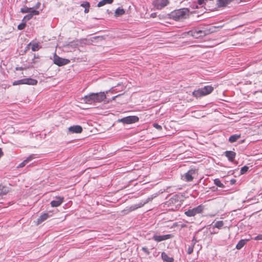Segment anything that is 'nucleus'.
<instances>
[{
	"label": "nucleus",
	"instance_id": "nucleus-1",
	"mask_svg": "<svg viewBox=\"0 0 262 262\" xmlns=\"http://www.w3.org/2000/svg\"><path fill=\"white\" fill-rule=\"evenodd\" d=\"M106 92L91 93L81 98V100L85 103L94 105L97 103H100L106 99Z\"/></svg>",
	"mask_w": 262,
	"mask_h": 262
},
{
	"label": "nucleus",
	"instance_id": "nucleus-2",
	"mask_svg": "<svg viewBox=\"0 0 262 262\" xmlns=\"http://www.w3.org/2000/svg\"><path fill=\"white\" fill-rule=\"evenodd\" d=\"M168 15L170 18L176 21L185 19L189 17V10L188 8L175 10L170 13Z\"/></svg>",
	"mask_w": 262,
	"mask_h": 262
},
{
	"label": "nucleus",
	"instance_id": "nucleus-3",
	"mask_svg": "<svg viewBox=\"0 0 262 262\" xmlns=\"http://www.w3.org/2000/svg\"><path fill=\"white\" fill-rule=\"evenodd\" d=\"M213 90V88L210 85H206L202 88L194 91L192 95L196 98L201 97L211 93Z\"/></svg>",
	"mask_w": 262,
	"mask_h": 262
},
{
	"label": "nucleus",
	"instance_id": "nucleus-4",
	"mask_svg": "<svg viewBox=\"0 0 262 262\" xmlns=\"http://www.w3.org/2000/svg\"><path fill=\"white\" fill-rule=\"evenodd\" d=\"M189 36H192L195 38H202L206 35L205 30L199 28H194L187 32Z\"/></svg>",
	"mask_w": 262,
	"mask_h": 262
},
{
	"label": "nucleus",
	"instance_id": "nucleus-5",
	"mask_svg": "<svg viewBox=\"0 0 262 262\" xmlns=\"http://www.w3.org/2000/svg\"><path fill=\"white\" fill-rule=\"evenodd\" d=\"M37 83V81L36 79L28 78H24L22 79L14 81L13 82V85H19V84H28L34 85L36 84Z\"/></svg>",
	"mask_w": 262,
	"mask_h": 262
},
{
	"label": "nucleus",
	"instance_id": "nucleus-6",
	"mask_svg": "<svg viewBox=\"0 0 262 262\" xmlns=\"http://www.w3.org/2000/svg\"><path fill=\"white\" fill-rule=\"evenodd\" d=\"M204 209V206L202 205H200L192 209L188 210L185 212V214L189 217L194 216L196 214L201 213Z\"/></svg>",
	"mask_w": 262,
	"mask_h": 262
},
{
	"label": "nucleus",
	"instance_id": "nucleus-7",
	"mask_svg": "<svg viewBox=\"0 0 262 262\" xmlns=\"http://www.w3.org/2000/svg\"><path fill=\"white\" fill-rule=\"evenodd\" d=\"M152 199V198L148 197L145 201L143 202H141L138 204H135L132 205L129 207H127L126 209L124 210V212H126V213H128L132 211L135 210L136 209L141 208L143 207L145 204L148 203Z\"/></svg>",
	"mask_w": 262,
	"mask_h": 262
},
{
	"label": "nucleus",
	"instance_id": "nucleus-8",
	"mask_svg": "<svg viewBox=\"0 0 262 262\" xmlns=\"http://www.w3.org/2000/svg\"><path fill=\"white\" fill-rule=\"evenodd\" d=\"M139 121V118L136 116H129L118 120L119 122H122L123 124H129Z\"/></svg>",
	"mask_w": 262,
	"mask_h": 262
},
{
	"label": "nucleus",
	"instance_id": "nucleus-9",
	"mask_svg": "<svg viewBox=\"0 0 262 262\" xmlns=\"http://www.w3.org/2000/svg\"><path fill=\"white\" fill-rule=\"evenodd\" d=\"M168 0H154L152 4L154 7L158 10H161L169 4Z\"/></svg>",
	"mask_w": 262,
	"mask_h": 262
},
{
	"label": "nucleus",
	"instance_id": "nucleus-10",
	"mask_svg": "<svg viewBox=\"0 0 262 262\" xmlns=\"http://www.w3.org/2000/svg\"><path fill=\"white\" fill-rule=\"evenodd\" d=\"M70 61L69 59L62 58L57 56L56 54L54 56V63L58 66H62L66 65L70 63Z\"/></svg>",
	"mask_w": 262,
	"mask_h": 262
},
{
	"label": "nucleus",
	"instance_id": "nucleus-11",
	"mask_svg": "<svg viewBox=\"0 0 262 262\" xmlns=\"http://www.w3.org/2000/svg\"><path fill=\"white\" fill-rule=\"evenodd\" d=\"M195 174V169H191L183 176L182 179L186 182H190L193 179V176Z\"/></svg>",
	"mask_w": 262,
	"mask_h": 262
},
{
	"label": "nucleus",
	"instance_id": "nucleus-12",
	"mask_svg": "<svg viewBox=\"0 0 262 262\" xmlns=\"http://www.w3.org/2000/svg\"><path fill=\"white\" fill-rule=\"evenodd\" d=\"M171 237L170 234H165V235H154L153 236V239L157 242H162L163 241H165L166 239H169Z\"/></svg>",
	"mask_w": 262,
	"mask_h": 262
},
{
	"label": "nucleus",
	"instance_id": "nucleus-13",
	"mask_svg": "<svg viewBox=\"0 0 262 262\" xmlns=\"http://www.w3.org/2000/svg\"><path fill=\"white\" fill-rule=\"evenodd\" d=\"M40 13V11L38 10H34L31 12L28 13V14L25 15L23 19V21L27 22V21L32 19L34 15H37Z\"/></svg>",
	"mask_w": 262,
	"mask_h": 262
},
{
	"label": "nucleus",
	"instance_id": "nucleus-14",
	"mask_svg": "<svg viewBox=\"0 0 262 262\" xmlns=\"http://www.w3.org/2000/svg\"><path fill=\"white\" fill-rule=\"evenodd\" d=\"M69 132L72 133H80L82 131V128L80 125L71 126L68 128Z\"/></svg>",
	"mask_w": 262,
	"mask_h": 262
},
{
	"label": "nucleus",
	"instance_id": "nucleus-15",
	"mask_svg": "<svg viewBox=\"0 0 262 262\" xmlns=\"http://www.w3.org/2000/svg\"><path fill=\"white\" fill-rule=\"evenodd\" d=\"M224 155L228 158L230 162H233L234 160L236 153L233 151L227 150L224 152Z\"/></svg>",
	"mask_w": 262,
	"mask_h": 262
},
{
	"label": "nucleus",
	"instance_id": "nucleus-16",
	"mask_svg": "<svg viewBox=\"0 0 262 262\" xmlns=\"http://www.w3.org/2000/svg\"><path fill=\"white\" fill-rule=\"evenodd\" d=\"M63 198L60 196L56 197L55 200H53L51 202L52 207H58L60 206L63 202Z\"/></svg>",
	"mask_w": 262,
	"mask_h": 262
},
{
	"label": "nucleus",
	"instance_id": "nucleus-17",
	"mask_svg": "<svg viewBox=\"0 0 262 262\" xmlns=\"http://www.w3.org/2000/svg\"><path fill=\"white\" fill-rule=\"evenodd\" d=\"M50 215L48 213H44L41 214L37 219L36 223L37 225L41 224L43 221H46L49 217Z\"/></svg>",
	"mask_w": 262,
	"mask_h": 262
},
{
	"label": "nucleus",
	"instance_id": "nucleus-18",
	"mask_svg": "<svg viewBox=\"0 0 262 262\" xmlns=\"http://www.w3.org/2000/svg\"><path fill=\"white\" fill-rule=\"evenodd\" d=\"M161 258L164 262H173L174 259L172 257H169L164 252L161 254Z\"/></svg>",
	"mask_w": 262,
	"mask_h": 262
},
{
	"label": "nucleus",
	"instance_id": "nucleus-19",
	"mask_svg": "<svg viewBox=\"0 0 262 262\" xmlns=\"http://www.w3.org/2000/svg\"><path fill=\"white\" fill-rule=\"evenodd\" d=\"M248 239H241L236 245V248L238 250L242 249L248 242Z\"/></svg>",
	"mask_w": 262,
	"mask_h": 262
},
{
	"label": "nucleus",
	"instance_id": "nucleus-20",
	"mask_svg": "<svg viewBox=\"0 0 262 262\" xmlns=\"http://www.w3.org/2000/svg\"><path fill=\"white\" fill-rule=\"evenodd\" d=\"M241 138L240 134H234L231 135L229 138V141L230 143L236 142L238 139Z\"/></svg>",
	"mask_w": 262,
	"mask_h": 262
},
{
	"label": "nucleus",
	"instance_id": "nucleus-21",
	"mask_svg": "<svg viewBox=\"0 0 262 262\" xmlns=\"http://www.w3.org/2000/svg\"><path fill=\"white\" fill-rule=\"evenodd\" d=\"M114 0H102L97 4V7H101L106 4H111L113 2Z\"/></svg>",
	"mask_w": 262,
	"mask_h": 262
},
{
	"label": "nucleus",
	"instance_id": "nucleus-22",
	"mask_svg": "<svg viewBox=\"0 0 262 262\" xmlns=\"http://www.w3.org/2000/svg\"><path fill=\"white\" fill-rule=\"evenodd\" d=\"M80 6L83 8H84V13H88L89 12V8L90 7V3L88 2H82Z\"/></svg>",
	"mask_w": 262,
	"mask_h": 262
},
{
	"label": "nucleus",
	"instance_id": "nucleus-23",
	"mask_svg": "<svg viewBox=\"0 0 262 262\" xmlns=\"http://www.w3.org/2000/svg\"><path fill=\"white\" fill-rule=\"evenodd\" d=\"M224 225V223L222 221H219L214 223V224L213 225V228H217L218 229H221Z\"/></svg>",
	"mask_w": 262,
	"mask_h": 262
},
{
	"label": "nucleus",
	"instance_id": "nucleus-24",
	"mask_svg": "<svg viewBox=\"0 0 262 262\" xmlns=\"http://www.w3.org/2000/svg\"><path fill=\"white\" fill-rule=\"evenodd\" d=\"M32 10H34V9L31 7H28L27 6H24L20 9V12L22 13H28L31 12Z\"/></svg>",
	"mask_w": 262,
	"mask_h": 262
},
{
	"label": "nucleus",
	"instance_id": "nucleus-25",
	"mask_svg": "<svg viewBox=\"0 0 262 262\" xmlns=\"http://www.w3.org/2000/svg\"><path fill=\"white\" fill-rule=\"evenodd\" d=\"M125 13V10L120 8H117L115 12V16L118 17L123 15Z\"/></svg>",
	"mask_w": 262,
	"mask_h": 262
},
{
	"label": "nucleus",
	"instance_id": "nucleus-26",
	"mask_svg": "<svg viewBox=\"0 0 262 262\" xmlns=\"http://www.w3.org/2000/svg\"><path fill=\"white\" fill-rule=\"evenodd\" d=\"M8 192L7 187L0 185V195L6 194Z\"/></svg>",
	"mask_w": 262,
	"mask_h": 262
},
{
	"label": "nucleus",
	"instance_id": "nucleus-27",
	"mask_svg": "<svg viewBox=\"0 0 262 262\" xmlns=\"http://www.w3.org/2000/svg\"><path fill=\"white\" fill-rule=\"evenodd\" d=\"M214 184L217 186L221 188H224L225 187L224 185L221 182L219 179H214Z\"/></svg>",
	"mask_w": 262,
	"mask_h": 262
},
{
	"label": "nucleus",
	"instance_id": "nucleus-28",
	"mask_svg": "<svg viewBox=\"0 0 262 262\" xmlns=\"http://www.w3.org/2000/svg\"><path fill=\"white\" fill-rule=\"evenodd\" d=\"M31 49L33 51H38L39 50V45L38 43H33L32 45Z\"/></svg>",
	"mask_w": 262,
	"mask_h": 262
},
{
	"label": "nucleus",
	"instance_id": "nucleus-29",
	"mask_svg": "<svg viewBox=\"0 0 262 262\" xmlns=\"http://www.w3.org/2000/svg\"><path fill=\"white\" fill-rule=\"evenodd\" d=\"M249 169V167L247 166H244L241 168V174H245Z\"/></svg>",
	"mask_w": 262,
	"mask_h": 262
},
{
	"label": "nucleus",
	"instance_id": "nucleus-30",
	"mask_svg": "<svg viewBox=\"0 0 262 262\" xmlns=\"http://www.w3.org/2000/svg\"><path fill=\"white\" fill-rule=\"evenodd\" d=\"M26 25V22L23 21L21 24H19L17 26V28L18 30H21L24 29Z\"/></svg>",
	"mask_w": 262,
	"mask_h": 262
},
{
	"label": "nucleus",
	"instance_id": "nucleus-31",
	"mask_svg": "<svg viewBox=\"0 0 262 262\" xmlns=\"http://www.w3.org/2000/svg\"><path fill=\"white\" fill-rule=\"evenodd\" d=\"M34 158V155H31L30 156H29L25 160V161L26 162L27 164L30 161H31Z\"/></svg>",
	"mask_w": 262,
	"mask_h": 262
},
{
	"label": "nucleus",
	"instance_id": "nucleus-32",
	"mask_svg": "<svg viewBox=\"0 0 262 262\" xmlns=\"http://www.w3.org/2000/svg\"><path fill=\"white\" fill-rule=\"evenodd\" d=\"M41 3L40 2H37L35 5L32 8L34 9V10H37L38 8L40 7Z\"/></svg>",
	"mask_w": 262,
	"mask_h": 262
},
{
	"label": "nucleus",
	"instance_id": "nucleus-33",
	"mask_svg": "<svg viewBox=\"0 0 262 262\" xmlns=\"http://www.w3.org/2000/svg\"><path fill=\"white\" fill-rule=\"evenodd\" d=\"M153 126L158 130H161L162 129V126L156 123L153 124Z\"/></svg>",
	"mask_w": 262,
	"mask_h": 262
},
{
	"label": "nucleus",
	"instance_id": "nucleus-34",
	"mask_svg": "<svg viewBox=\"0 0 262 262\" xmlns=\"http://www.w3.org/2000/svg\"><path fill=\"white\" fill-rule=\"evenodd\" d=\"M142 250L147 255H149V253H150V252L148 250V249L145 247H143L142 248Z\"/></svg>",
	"mask_w": 262,
	"mask_h": 262
},
{
	"label": "nucleus",
	"instance_id": "nucleus-35",
	"mask_svg": "<svg viewBox=\"0 0 262 262\" xmlns=\"http://www.w3.org/2000/svg\"><path fill=\"white\" fill-rule=\"evenodd\" d=\"M26 164H27V163L25 161V160H24L23 162H22L21 163H20L19 164V165L18 166V167L22 168V167H24Z\"/></svg>",
	"mask_w": 262,
	"mask_h": 262
},
{
	"label": "nucleus",
	"instance_id": "nucleus-36",
	"mask_svg": "<svg viewBox=\"0 0 262 262\" xmlns=\"http://www.w3.org/2000/svg\"><path fill=\"white\" fill-rule=\"evenodd\" d=\"M254 240L259 241L262 240V234H259L254 238Z\"/></svg>",
	"mask_w": 262,
	"mask_h": 262
},
{
	"label": "nucleus",
	"instance_id": "nucleus-37",
	"mask_svg": "<svg viewBox=\"0 0 262 262\" xmlns=\"http://www.w3.org/2000/svg\"><path fill=\"white\" fill-rule=\"evenodd\" d=\"M193 248L192 247H189L187 250V253L190 254L192 253Z\"/></svg>",
	"mask_w": 262,
	"mask_h": 262
},
{
	"label": "nucleus",
	"instance_id": "nucleus-38",
	"mask_svg": "<svg viewBox=\"0 0 262 262\" xmlns=\"http://www.w3.org/2000/svg\"><path fill=\"white\" fill-rule=\"evenodd\" d=\"M205 1H207V0H198V4L199 5L202 6L205 4Z\"/></svg>",
	"mask_w": 262,
	"mask_h": 262
},
{
	"label": "nucleus",
	"instance_id": "nucleus-39",
	"mask_svg": "<svg viewBox=\"0 0 262 262\" xmlns=\"http://www.w3.org/2000/svg\"><path fill=\"white\" fill-rule=\"evenodd\" d=\"M120 95H116L115 96H114L110 100V101H112V100H114L116 99V98H117L118 96H120Z\"/></svg>",
	"mask_w": 262,
	"mask_h": 262
},
{
	"label": "nucleus",
	"instance_id": "nucleus-40",
	"mask_svg": "<svg viewBox=\"0 0 262 262\" xmlns=\"http://www.w3.org/2000/svg\"><path fill=\"white\" fill-rule=\"evenodd\" d=\"M3 155V152L2 151V149L0 148V158Z\"/></svg>",
	"mask_w": 262,
	"mask_h": 262
},
{
	"label": "nucleus",
	"instance_id": "nucleus-41",
	"mask_svg": "<svg viewBox=\"0 0 262 262\" xmlns=\"http://www.w3.org/2000/svg\"><path fill=\"white\" fill-rule=\"evenodd\" d=\"M156 13H152V14H151V17H156Z\"/></svg>",
	"mask_w": 262,
	"mask_h": 262
},
{
	"label": "nucleus",
	"instance_id": "nucleus-42",
	"mask_svg": "<svg viewBox=\"0 0 262 262\" xmlns=\"http://www.w3.org/2000/svg\"><path fill=\"white\" fill-rule=\"evenodd\" d=\"M217 233V232H215V231L214 232V233Z\"/></svg>",
	"mask_w": 262,
	"mask_h": 262
}]
</instances>
